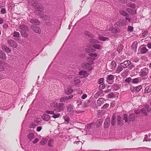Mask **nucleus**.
<instances>
[{"mask_svg":"<svg viewBox=\"0 0 151 151\" xmlns=\"http://www.w3.org/2000/svg\"><path fill=\"white\" fill-rule=\"evenodd\" d=\"M91 57L87 59V61L88 62L90 60L91 61L88 63H84L82 64L81 66L84 69L88 70V71L91 70L93 69L92 67L91 66V65L94 64L93 62V59H91Z\"/></svg>","mask_w":151,"mask_h":151,"instance_id":"f257e3e1","label":"nucleus"},{"mask_svg":"<svg viewBox=\"0 0 151 151\" xmlns=\"http://www.w3.org/2000/svg\"><path fill=\"white\" fill-rule=\"evenodd\" d=\"M33 6L36 9L35 11V13L37 15L41 14V13L43 10V5L39 3L35 2L32 4Z\"/></svg>","mask_w":151,"mask_h":151,"instance_id":"f03ea898","label":"nucleus"},{"mask_svg":"<svg viewBox=\"0 0 151 151\" xmlns=\"http://www.w3.org/2000/svg\"><path fill=\"white\" fill-rule=\"evenodd\" d=\"M135 116L134 114H130L128 118V115L127 114H124V119L126 122H133L135 119Z\"/></svg>","mask_w":151,"mask_h":151,"instance_id":"7ed1b4c3","label":"nucleus"},{"mask_svg":"<svg viewBox=\"0 0 151 151\" xmlns=\"http://www.w3.org/2000/svg\"><path fill=\"white\" fill-rule=\"evenodd\" d=\"M67 112L69 115H73L74 114L73 106L71 104H68L67 107Z\"/></svg>","mask_w":151,"mask_h":151,"instance_id":"20e7f679","label":"nucleus"},{"mask_svg":"<svg viewBox=\"0 0 151 151\" xmlns=\"http://www.w3.org/2000/svg\"><path fill=\"white\" fill-rule=\"evenodd\" d=\"M149 73V69L146 68H144L140 70V76L142 77L145 76Z\"/></svg>","mask_w":151,"mask_h":151,"instance_id":"39448f33","label":"nucleus"},{"mask_svg":"<svg viewBox=\"0 0 151 151\" xmlns=\"http://www.w3.org/2000/svg\"><path fill=\"white\" fill-rule=\"evenodd\" d=\"M8 45L11 47L16 48L17 47V44L15 41L12 40H9L7 41Z\"/></svg>","mask_w":151,"mask_h":151,"instance_id":"423d86ee","label":"nucleus"},{"mask_svg":"<svg viewBox=\"0 0 151 151\" xmlns=\"http://www.w3.org/2000/svg\"><path fill=\"white\" fill-rule=\"evenodd\" d=\"M73 97V96L72 95H71L68 96H65L62 97L60 99L59 101L61 102H65L71 99Z\"/></svg>","mask_w":151,"mask_h":151,"instance_id":"0eeeda50","label":"nucleus"},{"mask_svg":"<svg viewBox=\"0 0 151 151\" xmlns=\"http://www.w3.org/2000/svg\"><path fill=\"white\" fill-rule=\"evenodd\" d=\"M31 28L36 33H40L41 32V29L38 27L32 25L31 26Z\"/></svg>","mask_w":151,"mask_h":151,"instance_id":"6e6552de","label":"nucleus"},{"mask_svg":"<svg viewBox=\"0 0 151 151\" xmlns=\"http://www.w3.org/2000/svg\"><path fill=\"white\" fill-rule=\"evenodd\" d=\"M57 108L58 112L63 111L65 109L64 104L63 103H59Z\"/></svg>","mask_w":151,"mask_h":151,"instance_id":"1a4fd4ad","label":"nucleus"},{"mask_svg":"<svg viewBox=\"0 0 151 151\" xmlns=\"http://www.w3.org/2000/svg\"><path fill=\"white\" fill-rule=\"evenodd\" d=\"M139 50L141 54H143L146 53L148 49L145 46H141L139 48Z\"/></svg>","mask_w":151,"mask_h":151,"instance_id":"9d476101","label":"nucleus"},{"mask_svg":"<svg viewBox=\"0 0 151 151\" xmlns=\"http://www.w3.org/2000/svg\"><path fill=\"white\" fill-rule=\"evenodd\" d=\"M79 75L81 76V78H83L88 76V74L86 71L81 70L80 71Z\"/></svg>","mask_w":151,"mask_h":151,"instance_id":"9b49d317","label":"nucleus"},{"mask_svg":"<svg viewBox=\"0 0 151 151\" xmlns=\"http://www.w3.org/2000/svg\"><path fill=\"white\" fill-rule=\"evenodd\" d=\"M116 24L119 26L122 25H125L127 24V22L126 21V20L125 19H123L122 21L121 22L119 21L117 22L116 23Z\"/></svg>","mask_w":151,"mask_h":151,"instance_id":"f8f14e48","label":"nucleus"},{"mask_svg":"<svg viewBox=\"0 0 151 151\" xmlns=\"http://www.w3.org/2000/svg\"><path fill=\"white\" fill-rule=\"evenodd\" d=\"M110 122V118H107L105 120L104 124V127L105 128H107L109 125Z\"/></svg>","mask_w":151,"mask_h":151,"instance_id":"ddd939ff","label":"nucleus"},{"mask_svg":"<svg viewBox=\"0 0 151 151\" xmlns=\"http://www.w3.org/2000/svg\"><path fill=\"white\" fill-rule=\"evenodd\" d=\"M131 63L129 61H126L123 63H121L120 65L122 66L124 68H126L129 66Z\"/></svg>","mask_w":151,"mask_h":151,"instance_id":"4468645a","label":"nucleus"},{"mask_svg":"<svg viewBox=\"0 0 151 151\" xmlns=\"http://www.w3.org/2000/svg\"><path fill=\"white\" fill-rule=\"evenodd\" d=\"M2 49L7 53H10L11 52V49L6 45H3L2 47Z\"/></svg>","mask_w":151,"mask_h":151,"instance_id":"2eb2a0df","label":"nucleus"},{"mask_svg":"<svg viewBox=\"0 0 151 151\" xmlns=\"http://www.w3.org/2000/svg\"><path fill=\"white\" fill-rule=\"evenodd\" d=\"M41 117L43 120L46 121H48L50 119V116L46 114H43Z\"/></svg>","mask_w":151,"mask_h":151,"instance_id":"dca6fc26","label":"nucleus"},{"mask_svg":"<svg viewBox=\"0 0 151 151\" xmlns=\"http://www.w3.org/2000/svg\"><path fill=\"white\" fill-rule=\"evenodd\" d=\"M0 58L3 60H5L6 58V54L2 50H0Z\"/></svg>","mask_w":151,"mask_h":151,"instance_id":"f3484780","label":"nucleus"},{"mask_svg":"<svg viewBox=\"0 0 151 151\" xmlns=\"http://www.w3.org/2000/svg\"><path fill=\"white\" fill-rule=\"evenodd\" d=\"M126 11L132 15H133L136 13V11L134 10H133L129 8H127L126 9Z\"/></svg>","mask_w":151,"mask_h":151,"instance_id":"a211bd4d","label":"nucleus"},{"mask_svg":"<svg viewBox=\"0 0 151 151\" xmlns=\"http://www.w3.org/2000/svg\"><path fill=\"white\" fill-rule=\"evenodd\" d=\"M104 99L103 98H99L97 101L98 105L99 106H101L102 104L104 103Z\"/></svg>","mask_w":151,"mask_h":151,"instance_id":"6ab92c4d","label":"nucleus"},{"mask_svg":"<svg viewBox=\"0 0 151 151\" xmlns=\"http://www.w3.org/2000/svg\"><path fill=\"white\" fill-rule=\"evenodd\" d=\"M30 22L31 23L37 25H39L40 23L39 21L36 19H32Z\"/></svg>","mask_w":151,"mask_h":151,"instance_id":"aec40b11","label":"nucleus"},{"mask_svg":"<svg viewBox=\"0 0 151 151\" xmlns=\"http://www.w3.org/2000/svg\"><path fill=\"white\" fill-rule=\"evenodd\" d=\"M73 77V84L74 85H77L80 83V81L79 79L78 78H75L74 76Z\"/></svg>","mask_w":151,"mask_h":151,"instance_id":"412c9836","label":"nucleus"},{"mask_svg":"<svg viewBox=\"0 0 151 151\" xmlns=\"http://www.w3.org/2000/svg\"><path fill=\"white\" fill-rule=\"evenodd\" d=\"M118 124L120 126H122L123 124V122L121 118L119 116L117 117Z\"/></svg>","mask_w":151,"mask_h":151,"instance_id":"4be33fe9","label":"nucleus"},{"mask_svg":"<svg viewBox=\"0 0 151 151\" xmlns=\"http://www.w3.org/2000/svg\"><path fill=\"white\" fill-rule=\"evenodd\" d=\"M73 90L70 88H68L65 91V93L67 95H68L72 93Z\"/></svg>","mask_w":151,"mask_h":151,"instance_id":"5701e85b","label":"nucleus"},{"mask_svg":"<svg viewBox=\"0 0 151 151\" xmlns=\"http://www.w3.org/2000/svg\"><path fill=\"white\" fill-rule=\"evenodd\" d=\"M35 135L33 133H30L27 136V138L30 141H31L33 139Z\"/></svg>","mask_w":151,"mask_h":151,"instance_id":"b1692460","label":"nucleus"},{"mask_svg":"<svg viewBox=\"0 0 151 151\" xmlns=\"http://www.w3.org/2000/svg\"><path fill=\"white\" fill-rule=\"evenodd\" d=\"M151 91V85L147 86L145 89V92L146 93H150Z\"/></svg>","mask_w":151,"mask_h":151,"instance_id":"393cba45","label":"nucleus"},{"mask_svg":"<svg viewBox=\"0 0 151 151\" xmlns=\"http://www.w3.org/2000/svg\"><path fill=\"white\" fill-rule=\"evenodd\" d=\"M138 43L137 41L134 42L132 45V47L133 49L136 50Z\"/></svg>","mask_w":151,"mask_h":151,"instance_id":"a878e982","label":"nucleus"},{"mask_svg":"<svg viewBox=\"0 0 151 151\" xmlns=\"http://www.w3.org/2000/svg\"><path fill=\"white\" fill-rule=\"evenodd\" d=\"M93 47L94 48L99 50H101L102 48L101 46L97 44H94L93 45Z\"/></svg>","mask_w":151,"mask_h":151,"instance_id":"bb28decb","label":"nucleus"},{"mask_svg":"<svg viewBox=\"0 0 151 151\" xmlns=\"http://www.w3.org/2000/svg\"><path fill=\"white\" fill-rule=\"evenodd\" d=\"M123 67L121 65H119L117 68L116 70V72L117 73H119L120 72L123 70Z\"/></svg>","mask_w":151,"mask_h":151,"instance_id":"cd10ccee","label":"nucleus"},{"mask_svg":"<svg viewBox=\"0 0 151 151\" xmlns=\"http://www.w3.org/2000/svg\"><path fill=\"white\" fill-rule=\"evenodd\" d=\"M99 39L101 40L104 41L109 40L108 38L101 36H99Z\"/></svg>","mask_w":151,"mask_h":151,"instance_id":"c85d7f7f","label":"nucleus"},{"mask_svg":"<svg viewBox=\"0 0 151 151\" xmlns=\"http://www.w3.org/2000/svg\"><path fill=\"white\" fill-rule=\"evenodd\" d=\"M120 87V85L117 84H115L113 85V88L114 90L116 91L118 90L119 88Z\"/></svg>","mask_w":151,"mask_h":151,"instance_id":"c756f323","label":"nucleus"},{"mask_svg":"<svg viewBox=\"0 0 151 151\" xmlns=\"http://www.w3.org/2000/svg\"><path fill=\"white\" fill-rule=\"evenodd\" d=\"M19 27L23 31H27V27L24 25H22L19 26Z\"/></svg>","mask_w":151,"mask_h":151,"instance_id":"7c9ffc66","label":"nucleus"},{"mask_svg":"<svg viewBox=\"0 0 151 151\" xmlns=\"http://www.w3.org/2000/svg\"><path fill=\"white\" fill-rule=\"evenodd\" d=\"M114 78V76L112 75H108L107 76V79L109 81H111Z\"/></svg>","mask_w":151,"mask_h":151,"instance_id":"2f4dec72","label":"nucleus"},{"mask_svg":"<svg viewBox=\"0 0 151 151\" xmlns=\"http://www.w3.org/2000/svg\"><path fill=\"white\" fill-rule=\"evenodd\" d=\"M63 119L65 122H66L67 123H68L70 120V118L67 116H63Z\"/></svg>","mask_w":151,"mask_h":151,"instance_id":"473e14b6","label":"nucleus"},{"mask_svg":"<svg viewBox=\"0 0 151 151\" xmlns=\"http://www.w3.org/2000/svg\"><path fill=\"white\" fill-rule=\"evenodd\" d=\"M110 30L113 33L118 32V30L116 28L113 27H112L110 28Z\"/></svg>","mask_w":151,"mask_h":151,"instance_id":"72a5a7b5","label":"nucleus"},{"mask_svg":"<svg viewBox=\"0 0 151 151\" xmlns=\"http://www.w3.org/2000/svg\"><path fill=\"white\" fill-rule=\"evenodd\" d=\"M58 104L56 102H52L50 104V106L52 107L57 108Z\"/></svg>","mask_w":151,"mask_h":151,"instance_id":"f704fd0d","label":"nucleus"},{"mask_svg":"<svg viewBox=\"0 0 151 151\" xmlns=\"http://www.w3.org/2000/svg\"><path fill=\"white\" fill-rule=\"evenodd\" d=\"M150 106L148 105H146L144 109H145V111H147V112L148 113L150 112L151 110L149 108Z\"/></svg>","mask_w":151,"mask_h":151,"instance_id":"c9c22d12","label":"nucleus"},{"mask_svg":"<svg viewBox=\"0 0 151 151\" xmlns=\"http://www.w3.org/2000/svg\"><path fill=\"white\" fill-rule=\"evenodd\" d=\"M54 141L53 139H50L49 140L48 143V145L49 147H52L53 146Z\"/></svg>","mask_w":151,"mask_h":151,"instance_id":"e433bc0d","label":"nucleus"},{"mask_svg":"<svg viewBox=\"0 0 151 151\" xmlns=\"http://www.w3.org/2000/svg\"><path fill=\"white\" fill-rule=\"evenodd\" d=\"M85 34L87 36H88L91 37L93 38L94 37V35L88 31H86L85 32Z\"/></svg>","mask_w":151,"mask_h":151,"instance_id":"4c0bfd02","label":"nucleus"},{"mask_svg":"<svg viewBox=\"0 0 151 151\" xmlns=\"http://www.w3.org/2000/svg\"><path fill=\"white\" fill-rule=\"evenodd\" d=\"M47 140L43 138L40 142V144L42 145H45L47 142Z\"/></svg>","mask_w":151,"mask_h":151,"instance_id":"58836bf2","label":"nucleus"},{"mask_svg":"<svg viewBox=\"0 0 151 151\" xmlns=\"http://www.w3.org/2000/svg\"><path fill=\"white\" fill-rule=\"evenodd\" d=\"M115 119V117L114 116H113L111 118V124L113 126L114 125L116 124Z\"/></svg>","mask_w":151,"mask_h":151,"instance_id":"ea45409f","label":"nucleus"},{"mask_svg":"<svg viewBox=\"0 0 151 151\" xmlns=\"http://www.w3.org/2000/svg\"><path fill=\"white\" fill-rule=\"evenodd\" d=\"M120 13L121 15L125 16H127L128 15V14L126 12L124 11H120Z\"/></svg>","mask_w":151,"mask_h":151,"instance_id":"a19ab883","label":"nucleus"},{"mask_svg":"<svg viewBox=\"0 0 151 151\" xmlns=\"http://www.w3.org/2000/svg\"><path fill=\"white\" fill-rule=\"evenodd\" d=\"M123 48V46L122 45L119 46L117 49V50L118 51L119 53L122 50Z\"/></svg>","mask_w":151,"mask_h":151,"instance_id":"79ce46f5","label":"nucleus"},{"mask_svg":"<svg viewBox=\"0 0 151 151\" xmlns=\"http://www.w3.org/2000/svg\"><path fill=\"white\" fill-rule=\"evenodd\" d=\"M19 32L14 31V32L13 36L14 37H18L19 36Z\"/></svg>","mask_w":151,"mask_h":151,"instance_id":"37998d69","label":"nucleus"},{"mask_svg":"<svg viewBox=\"0 0 151 151\" xmlns=\"http://www.w3.org/2000/svg\"><path fill=\"white\" fill-rule=\"evenodd\" d=\"M151 140V139L148 138V136L147 134H146L145 135V137L143 140V141H150Z\"/></svg>","mask_w":151,"mask_h":151,"instance_id":"c03bdc74","label":"nucleus"},{"mask_svg":"<svg viewBox=\"0 0 151 151\" xmlns=\"http://www.w3.org/2000/svg\"><path fill=\"white\" fill-rule=\"evenodd\" d=\"M140 111L142 114H144L145 115H147V111H145V109H142Z\"/></svg>","mask_w":151,"mask_h":151,"instance_id":"a18cd8bd","label":"nucleus"},{"mask_svg":"<svg viewBox=\"0 0 151 151\" xmlns=\"http://www.w3.org/2000/svg\"><path fill=\"white\" fill-rule=\"evenodd\" d=\"M135 88L136 92H138L142 89V86H139L135 87Z\"/></svg>","mask_w":151,"mask_h":151,"instance_id":"49530a36","label":"nucleus"},{"mask_svg":"<svg viewBox=\"0 0 151 151\" xmlns=\"http://www.w3.org/2000/svg\"><path fill=\"white\" fill-rule=\"evenodd\" d=\"M111 65L112 66V67H111V69H114L116 65L115 62L114 61H112L111 62Z\"/></svg>","mask_w":151,"mask_h":151,"instance_id":"de8ad7c7","label":"nucleus"},{"mask_svg":"<svg viewBox=\"0 0 151 151\" xmlns=\"http://www.w3.org/2000/svg\"><path fill=\"white\" fill-rule=\"evenodd\" d=\"M90 42H91L93 43H99V42L97 40L94 39H91L90 40Z\"/></svg>","mask_w":151,"mask_h":151,"instance_id":"09e8293b","label":"nucleus"},{"mask_svg":"<svg viewBox=\"0 0 151 151\" xmlns=\"http://www.w3.org/2000/svg\"><path fill=\"white\" fill-rule=\"evenodd\" d=\"M115 96L113 93H111L108 95V97L109 98H114Z\"/></svg>","mask_w":151,"mask_h":151,"instance_id":"8fccbe9b","label":"nucleus"},{"mask_svg":"<svg viewBox=\"0 0 151 151\" xmlns=\"http://www.w3.org/2000/svg\"><path fill=\"white\" fill-rule=\"evenodd\" d=\"M139 81V79L138 78H134L132 81V82L133 83H137Z\"/></svg>","mask_w":151,"mask_h":151,"instance_id":"3c124183","label":"nucleus"},{"mask_svg":"<svg viewBox=\"0 0 151 151\" xmlns=\"http://www.w3.org/2000/svg\"><path fill=\"white\" fill-rule=\"evenodd\" d=\"M127 6L133 9L135 8V6L134 4H132L131 3H128L127 4Z\"/></svg>","mask_w":151,"mask_h":151,"instance_id":"603ef678","label":"nucleus"},{"mask_svg":"<svg viewBox=\"0 0 151 151\" xmlns=\"http://www.w3.org/2000/svg\"><path fill=\"white\" fill-rule=\"evenodd\" d=\"M60 115V113H58L56 114H54L52 116V117L55 119L58 118L59 117Z\"/></svg>","mask_w":151,"mask_h":151,"instance_id":"864d4df0","label":"nucleus"},{"mask_svg":"<svg viewBox=\"0 0 151 151\" xmlns=\"http://www.w3.org/2000/svg\"><path fill=\"white\" fill-rule=\"evenodd\" d=\"M45 112L48 114H54V111H50L49 110H47L45 111Z\"/></svg>","mask_w":151,"mask_h":151,"instance_id":"5fc2aeb1","label":"nucleus"},{"mask_svg":"<svg viewBox=\"0 0 151 151\" xmlns=\"http://www.w3.org/2000/svg\"><path fill=\"white\" fill-rule=\"evenodd\" d=\"M105 87V86L104 84H101L99 86V89L100 90L104 89Z\"/></svg>","mask_w":151,"mask_h":151,"instance_id":"6e6d98bb","label":"nucleus"},{"mask_svg":"<svg viewBox=\"0 0 151 151\" xmlns=\"http://www.w3.org/2000/svg\"><path fill=\"white\" fill-rule=\"evenodd\" d=\"M102 122V121L101 120H99L96 123V124L97 126H99L101 124Z\"/></svg>","mask_w":151,"mask_h":151,"instance_id":"4d7b16f0","label":"nucleus"},{"mask_svg":"<svg viewBox=\"0 0 151 151\" xmlns=\"http://www.w3.org/2000/svg\"><path fill=\"white\" fill-rule=\"evenodd\" d=\"M128 30L130 32H132L133 30V27L130 26H129L128 27Z\"/></svg>","mask_w":151,"mask_h":151,"instance_id":"13d9d810","label":"nucleus"},{"mask_svg":"<svg viewBox=\"0 0 151 151\" xmlns=\"http://www.w3.org/2000/svg\"><path fill=\"white\" fill-rule=\"evenodd\" d=\"M135 87H134L132 86H131L130 87V89L131 91L132 92H136V90H135Z\"/></svg>","mask_w":151,"mask_h":151,"instance_id":"bf43d9fd","label":"nucleus"},{"mask_svg":"<svg viewBox=\"0 0 151 151\" xmlns=\"http://www.w3.org/2000/svg\"><path fill=\"white\" fill-rule=\"evenodd\" d=\"M109 106V104H105L102 107V109H105L107 108Z\"/></svg>","mask_w":151,"mask_h":151,"instance_id":"052dcab7","label":"nucleus"},{"mask_svg":"<svg viewBox=\"0 0 151 151\" xmlns=\"http://www.w3.org/2000/svg\"><path fill=\"white\" fill-rule=\"evenodd\" d=\"M1 14H5L6 13V9L5 8L1 9Z\"/></svg>","mask_w":151,"mask_h":151,"instance_id":"680f3d73","label":"nucleus"},{"mask_svg":"<svg viewBox=\"0 0 151 151\" xmlns=\"http://www.w3.org/2000/svg\"><path fill=\"white\" fill-rule=\"evenodd\" d=\"M148 32L147 31H145L143 32L142 34V36L143 37H146L147 35Z\"/></svg>","mask_w":151,"mask_h":151,"instance_id":"e2e57ef3","label":"nucleus"},{"mask_svg":"<svg viewBox=\"0 0 151 151\" xmlns=\"http://www.w3.org/2000/svg\"><path fill=\"white\" fill-rule=\"evenodd\" d=\"M90 103V101H88L85 103V106L86 107H87L89 106V104Z\"/></svg>","mask_w":151,"mask_h":151,"instance_id":"0e129e2a","label":"nucleus"},{"mask_svg":"<svg viewBox=\"0 0 151 151\" xmlns=\"http://www.w3.org/2000/svg\"><path fill=\"white\" fill-rule=\"evenodd\" d=\"M117 1L122 4L125 3L127 2V0H117Z\"/></svg>","mask_w":151,"mask_h":151,"instance_id":"69168bd1","label":"nucleus"},{"mask_svg":"<svg viewBox=\"0 0 151 151\" xmlns=\"http://www.w3.org/2000/svg\"><path fill=\"white\" fill-rule=\"evenodd\" d=\"M4 70V66L0 64V71H3Z\"/></svg>","mask_w":151,"mask_h":151,"instance_id":"338daca9","label":"nucleus"},{"mask_svg":"<svg viewBox=\"0 0 151 151\" xmlns=\"http://www.w3.org/2000/svg\"><path fill=\"white\" fill-rule=\"evenodd\" d=\"M104 82V79L103 78H101L100 79L99 81V83L100 84H102Z\"/></svg>","mask_w":151,"mask_h":151,"instance_id":"774afa93","label":"nucleus"}]
</instances>
